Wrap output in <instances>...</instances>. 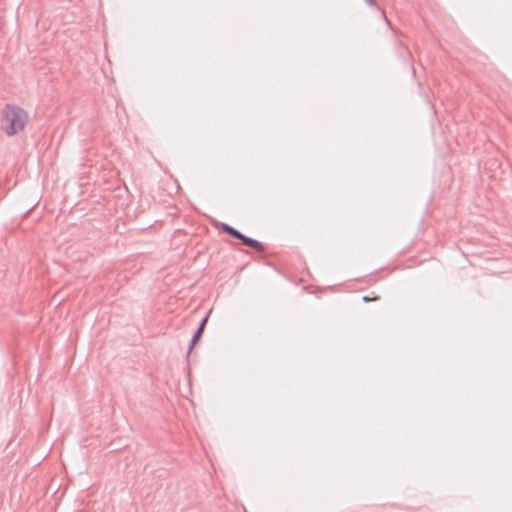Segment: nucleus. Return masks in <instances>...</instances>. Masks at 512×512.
Here are the masks:
<instances>
[{
	"instance_id": "1",
	"label": "nucleus",
	"mask_w": 512,
	"mask_h": 512,
	"mask_svg": "<svg viewBox=\"0 0 512 512\" xmlns=\"http://www.w3.org/2000/svg\"><path fill=\"white\" fill-rule=\"evenodd\" d=\"M28 121L27 112L15 105L6 104L1 112V127L8 136L18 134Z\"/></svg>"
},
{
	"instance_id": "2",
	"label": "nucleus",
	"mask_w": 512,
	"mask_h": 512,
	"mask_svg": "<svg viewBox=\"0 0 512 512\" xmlns=\"http://www.w3.org/2000/svg\"><path fill=\"white\" fill-rule=\"evenodd\" d=\"M220 229L227 233L228 235H230L231 237L235 238V239H238L241 241V243L244 245V246H247L257 252H264L265 251V246L263 243H261L260 241L258 240H255L251 237H248L244 234H242L240 231H238L237 229H235L234 227L226 224V223H221L220 224Z\"/></svg>"
},
{
	"instance_id": "3",
	"label": "nucleus",
	"mask_w": 512,
	"mask_h": 512,
	"mask_svg": "<svg viewBox=\"0 0 512 512\" xmlns=\"http://www.w3.org/2000/svg\"><path fill=\"white\" fill-rule=\"evenodd\" d=\"M203 332L197 328L195 333L192 336V339L190 341L189 349H188V355L191 353L192 349L196 345V343L199 341V339L202 337Z\"/></svg>"
},
{
	"instance_id": "4",
	"label": "nucleus",
	"mask_w": 512,
	"mask_h": 512,
	"mask_svg": "<svg viewBox=\"0 0 512 512\" xmlns=\"http://www.w3.org/2000/svg\"><path fill=\"white\" fill-rule=\"evenodd\" d=\"M208 317H209V316H208V315H206V316L202 319V321L200 322V324H199V326H198V329H199V330H201L202 332H204V329H205L206 324H207V322H208Z\"/></svg>"
},
{
	"instance_id": "5",
	"label": "nucleus",
	"mask_w": 512,
	"mask_h": 512,
	"mask_svg": "<svg viewBox=\"0 0 512 512\" xmlns=\"http://www.w3.org/2000/svg\"><path fill=\"white\" fill-rule=\"evenodd\" d=\"M379 299H380L379 296H374V297L364 296L363 297V301L364 302H371V301H376V300H379Z\"/></svg>"
},
{
	"instance_id": "6",
	"label": "nucleus",
	"mask_w": 512,
	"mask_h": 512,
	"mask_svg": "<svg viewBox=\"0 0 512 512\" xmlns=\"http://www.w3.org/2000/svg\"><path fill=\"white\" fill-rule=\"evenodd\" d=\"M369 6H376L377 5V2L376 0H364Z\"/></svg>"
}]
</instances>
